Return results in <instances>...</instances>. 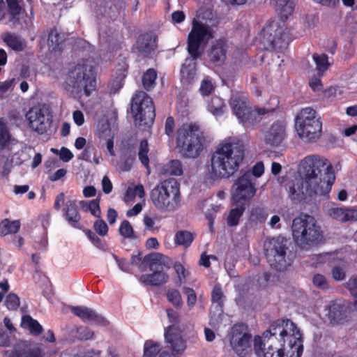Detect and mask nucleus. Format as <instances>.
<instances>
[{"label": "nucleus", "instance_id": "1", "mask_svg": "<svg viewBox=\"0 0 357 357\" xmlns=\"http://www.w3.org/2000/svg\"><path fill=\"white\" fill-rule=\"evenodd\" d=\"M175 120L169 116L166 119L165 133L170 139L176 135V148L184 158H198L206 146V136L199 123H185L180 126L175 133Z\"/></svg>", "mask_w": 357, "mask_h": 357}, {"label": "nucleus", "instance_id": "2", "mask_svg": "<svg viewBox=\"0 0 357 357\" xmlns=\"http://www.w3.org/2000/svg\"><path fill=\"white\" fill-rule=\"evenodd\" d=\"M275 8L280 19L270 20L261 31V43L266 50L282 52L289 43V31L285 25V21L294 10V3L291 0H275Z\"/></svg>", "mask_w": 357, "mask_h": 357}, {"label": "nucleus", "instance_id": "3", "mask_svg": "<svg viewBox=\"0 0 357 357\" xmlns=\"http://www.w3.org/2000/svg\"><path fill=\"white\" fill-rule=\"evenodd\" d=\"M243 158V142L238 139H226L218 145L212 155L213 173L218 178H228L237 172Z\"/></svg>", "mask_w": 357, "mask_h": 357}, {"label": "nucleus", "instance_id": "4", "mask_svg": "<svg viewBox=\"0 0 357 357\" xmlns=\"http://www.w3.org/2000/svg\"><path fill=\"white\" fill-rule=\"evenodd\" d=\"M263 341L277 342L283 347L287 344L289 357H301L303 351L302 334L290 319H278L263 333Z\"/></svg>", "mask_w": 357, "mask_h": 357}, {"label": "nucleus", "instance_id": "5", "mask_svg": "<svg viewBox=\"0 0 357 357\" xmlns=\"http://www.w3.org/2000/svg\"><path fill=\"white\" fill-rule=\"evenodd\" d=\"M291 231L295 243L303 250H310L322 241L321 227L310 215L296 217L293 220Z\"/></svg>", "mask_w": 357, "mask_h": 357}, {"label": "nucleus", "instance_id": "6", "mask_svg": "<svg viewBox=\"0 0 357 357\" xmlns=\"http://www.w3.org/2000/svg\"><path fill=\"white\" fill-rule=\"evenodd\" d=\"M150 199L162 211H174L181 205L180 185L177 180H162L151 190Z\"/></svg>", "mask_w": 357, "mask_h": 357}, {"label": "nucleus", "instance_id": "7", "mask_svg": "<svg viewBox=\"0 0 357 357\" xmlns=\"http://www.w3.org/2000/svg\"><path fill=\"white\" fill-rule=\"evenodd\" d=\"M295 128L303 142H315L322 133L321 117L317 116L314 109L309 107L303 108L296 116Z\"/></svg>", "mask_w": 357, "mask_h": 357}, {"label": "nucleus", "instance_id": "8", "mask_svg": "<svg viewBox=\"0 0 357 357\" xmlns=\"http://www.w3.org/2000/svg\"><path fill=\"white\" fill-rule=\"evenodd\" d=\"M230 106L233 114L245 128H250L258 123L269 111L265 107L252 108L248 98L242 93H236L230 99Z\"/></svg>", "mask_w": 357, "mask_h": 357}, {"label": "nucleus", "instance_id": "9", "mask_svg": "<svg viewBox=\"0 0 357 357\" xmlns=\"http://www.w3.org/2000/svg\"><path fill=\"white\" fill-rule=\"evenodd\" d=\"M130 112L135 125L145 130L152 126L155 117L152 98L144 91L137 92L130 100Z\"/></svg>", "mask_w": 357, "mask_h": 357}, {"label": "nucleus", "instance_id": "10", "mask_svg": "<svg viewBox=\"0 0 357 357\" xmlns=\"http://www.w3.org/2000/svg\"><path fill=\"white\" fill-rule=\"evenodd\" d=\"M341 169L340 163L333 166L328 159L318 155L305 157L300 164L301 178H335L336 172Z\"/></svg>", "mask_w": 357, "mask_h": 357}, {"label": "nucleus", "instance_id": "11", "mask_svg": "<svg viewBox=\"0 0 357 357\" xmlns=\"http://www.w3.org/2000/svg\"><path fill=\"white\" fill-rule=\"evenodd\" d=\"M312 180H291L289 182V196L295 203L305 202L307 197L318 195L329 197V192L335 180H319L314 188L311 189L310 181Z\"/></svg>", "mask_w": 357, "mask_h": 357}, {"label": "nucleus", "instance_id": "12", "mask_svg": "<svg viewBox=\"0 0 357 357\" xmlns=\"http://www.w3.org/2000/svg\"><path fill=\"white\" fill-rule=\"evenodd\" d=\"M264 255L270 266L278 271H284L291 261H287L289 250L287 238L278 236L266 241L264 245Z\"/></svg>", "mask_w": 357, "mask_h": 357}, {"label": "nucleus", "instance_id": "13", "mask_svg": "<svg viewBox=\"0 0 357 357\" xmlns=\"http://www.w3.org/2000/svg\"><path fill=\"white\" fill-rule=\"evenodd\" d=\"M229 340L232 351L238 357H246L252 353L254 340L247 324H235L229 333Z\"/></svg>", "mask_w": 357, "mask_h": 357}, {"label": "nucleus", "instance_id": "14", "mask_svg": "<svg viewBox=\"0 0 357 357\" xmlns=\"http://www.w3.org/2000/svg\"><path fill=\"white\" fill-rule=\"evenodd\" d=\"M212 38V31L207 25L194 20L187 40V50L190 57L194 59H199L202 53V47Z\"/></svg>", "mask_w": 357, "mask_h": 357}, {"label": "nucleus", "instance_id": "15", "mask_svg": "<svg viewBox=\"0 0 357 357\" xmlns=\"http://www.w3.org/2000/svg\"><path fill=\"white\" fill-rule=\"evenodd\" d=\"M163 255L159 253H151L146 255L145 261H149L147 266L150 274H142L139 281L144 285L157 287L165 284L169 280V275L165 271L166 266L162 260Z\"/></svg>", "mask_w": 357, "mask_h": 357}, {"label": "nucleus", "instance_id": "16", "mask_svg": "<svg viewBox=\"0 0 357 357\" xmlns=\"http://www.w3.org/2000/svg\"><path fill=\"white\" fill-rule=\"evenodd\" d=\"M70 77L73 79V87L77 93H83L86 96H89L96 89V81L92 67L78 63L71 71Z\"/></svg>", "mask_w": 357, "mask_h": 357}, {"label": "nucleus", "instance_id": "17", "mask_svg": "<svg viewBox=\"0 0 357 357\" xmlns=\"http://www.w3.org/2000/svg\"><path fill=\"white\" fill-rule=\"evenodd\" d=\"M29 128L40 135L47 132L52 122L49 106L45 104L32 107L26 114Z\"/></svg>", "mask_w": 357, "mask_h": 357}, {"label": "nucleus", "instance_id": "18", "mask_svg": "<svg viewBox=\"0 0 357 357\" xmlns=\"http://www.w3.org/2000/svg\"><path fill=\"white\" fill-rule=\"evenodd\" d=\"M164 339L165 347L171 351L172 356L177 357L184 353L186 349V342L178 326L170 325L165 328Z\"/></svg>", "mask_w": 357, "mask_h": 357}, {"label": "nucleus", "instance_id": "19", "mask_svg": "<svg viewBox=\"0 0 357 357\" xmlns=\"http://www.w3.org/2000/svg\"><path fill=\"white\" fill-rule=\"evenodd\" d=\"M255 192V183L252 180H235L231 192V203L246 206Z\"/></svg>", "mask_w": 357, "mask_h": 357}, {"label": "nucleus", "instance_id": "20", "mask_svg": "<svg viewBox=\"0 0 357 357\" xmlns=\"http://www.w3.org/2000/svg\"><path fill=\"white\" fill-rule=\"evenodd\" d=\"M227 50L228 45L225 38L215 40L207 50L208 61L215 66H220L227 59Z\"/></svg>", "mask_w": 357, "mask_h": 357}, {"label": "nucleus", "instance_id": "21", "mask_svg": "<svg viewBox=\"0 0 357 357\" xmlns=\"http://www.w3.org/2000/svg\"><path fill=\"white\" fill-rule=\"evenodd\" d=\"M264 142L272 146L281 144L286 137V124L282 121H275L264 134Z\"/></svg>", "mask_w": 357, "mask_h": 357}, {"label": "nucleus", "instance_id": "22", "mask_svg": "<svg viewBox=\"0 0 357 357\" xmlns=\"http://www.w3.org/2000/svg\"><path fill=\"white\" fill-rule=\"evenodd\" d=\"M156 47L157 37L152 32H146L139 35L134 48L144 56L148 57Z\"/></svg>", "mask_w": 357, "mask_h": 357}, {"label": "nucleus", "instance_id": "23", "mask_svg": "<svg viewBox=\"0 0 357 357\" xmlns=\"http://www.w3.org/2000/svg\"><path fill=\"white\" fill-rule=\"evenodd\" d=\"M136 151L133 144H128L122 149L121 155L116 163V169L119 172H130L135 162Z\"/></svg>", "mask_w": 357, "mask_h": 357}, {"label": "nucleus", "instance_id": "24", "mask_svg": "<svg viewBox=\"0 0 357 357\" xmlns=\"http://www.w3.org/2000/svg\"><path fill=\"white\" fill-rule=\"evenodd\" d=\"M71 312L84 322H94L99 325H105L107 323L104 317L86 307L73 306L71 307Z\"/></svg>", "mask_w": 357, "mask_h": 357}, {"label": "nucleus", "instance_id": "25", "mask_svg": "<svg viewBox=\"0 0 357 357\" xmlns=\"http://www.w3.org/2000/svg\"><path fill=\"white\" fill-rule=\"evenodd\" d=\"M327 317L332 324H340L346 319V307L340 302L331 301L328 305Z\"/></svg>", "mask_w": 357, "mask_h": 357}, {"label": "nucleus", "instance_id": "26", "mask_svg": "<svg viewBox=\"0 0 357 357\" xmlns=\"http://www.w3.org/2000/svg\"><path fill=\"white\" fill-rule=\"evenodd\" d=\"M63 211V215L70 225L77 229H82L79 224L81 216L75 201H68Z\"/></svg>", "mask_w": 357, "mask_h": 357}, {"label": "nucleus", "instance_id": "27", "mask_svg": "<svg viewBox=\"0 0 357 357\" xmlns=\"http://www.w3.org/2000/svg\"><path fill=\"white\" fill-rule=\"evenodd\" d=\"M15 142L6 120L0 118V150H10Z\"/></svg>", "mask_w": 357, "mask_h": 357}, {"label": "nucleus", "instance_id": "28", "mask_svg": "<svg viewBox=\"0 0 357 357\" xmlns=\"http://www.w3.org/2000/svg\"><path fill=\"white\" fill-rule=\"evenodd\" d=\"M3 40L8 47L17 52L23 51L26 46V40L15 33H6Z\"/></svg>", "mask_w": 357, "mask_h": 357}, {"label": "nucleus", "instance_id": "29", "mask_svg": "<svg viewBox=\"0 0 357 357\" xmlns=\"http://www.w3.org/2000/svg\"><path fill=\"white\" fill-rule=\"evenodd\" d=\"M20 326L22 328L28 330L34 336H38L43 331V326L40 323L29 314L22 317Z\"/></svg>", "mask_w": 357, "mask_h": 357}, {"label": "nucleus", "instance_id": "30", "mask_svg": "<svg viewBox=\"0 0 357 357\" xmlns=\"http://www.w3.org/2000/svg\"><path fill=\"white\" fill-rule=\"evenodd\" d=\"M196 237V234L188 230H178L175 233L174 242L176 246L189 248Z\"/></svg>", "mask_w": 357, "mask_h": 357}, {"label": "nucleus", "instance_id": "31", "mask_svg": "<svg viewBox=\"0 0 357 357\" xmlns=\"http://www.w3.org/2000/svg\"><path fill=\"white\" fill-rule=\"evenodd\" d=\"M183 165L179 160H171L160 169L161 174L164 176H179L183 174Z\"/></svg>", "mask_w": 357, "mask_h": 357}, {"label": "nucleus", "instance_id": "32", "mask_svg": "<svg viewBox=\"0 0 357 357\" xmlns=\"http://www.w3.org/2000/svg\"><path fill=\"white\" fill-rule=\"evenodd\" d=\"M226 105L222 98L213 96L207 103V110L215 116H222L225 111Z\"/></svg>", "mask_w": 357, "mask_h": 357}, {"label": "nucleus", "instance_id": "33", "mask_svg": "<svg viewBox=\"0 0 357 357\" xmlns=\"http://www.w3.org/2000/svg\"><path fill=\"white\" fill-rule=\"evenodd\" d=\"M8 357H42V351L38 347H17L10 351Z\"/></svg>", "mask_w": 357, "mask_h": 357}, {"label": "nucleus", "instance_id": "34", "mask_svg": "<svg viewBox=\"0 0 357 357\" xmlns=\"http://www.w3.org/2000/svg\"><path fill=\"white\" fill-rule=\"evenodd\" d=\"M149 152V146L147 139H142L139 142L137 155L142 165L146 168L147 174L151 173Z\"/></svg>", "mask_w": 357, "mask_h": 357}, {"label": "nucleus", "instance_id": "35", "mask_svg": "<svg viewBox=\"0 0 357 357\" xmlns=\"http://www.w3.org/2000/svg\"><path fill=\"white\" fill-rule=\"evenodd\" d=\"M235 208H231L227 218V224L229 227H236L238 225L240 218L243 215L246 206L244 204H232Z\"/></svg>", "mask_w": 357, "mask_h": 357}, {"label": "nucleus", "instance_id": "36", "mask_svg": "<svg viewBox=\"0 0 357 357\" xmlns=\"http://www.w3.org/2000/svg\"><path fill=\"white\" fill-rule=\"evenodd\" d=\"M8 11L12 20H18L24 11V0H6Z\"/></svg>", "mask_w": 357, "mask_h": 357}, {"label": "nucleus", "instance_id": "37", "mask_svg": "<svg viewBox=\"0 0 357 357\" xmlns=\"http://www.w3.org/2000/svg\"><path fill=\"white\" fill-rule=\"evenodd\" d=\"M21 223L19 220H9L4 219L0 222V234L6 236L10 234H16L20 229Z\"/></svg>", "mask_w": 357, "mask_h": 357}, {"label": "nucleus", "instance_id": "38", "mask_svg": "<svg viewBox=\"0 0 357 357\" xmlns=\"http://www.w3.org/2000/svg\"><path fill=\"white\" fill-rule=\"evenodd\" d=\"M162 350L160 342L153 340H147L144 344L142 357H157Z\"/></svg>", "mask_w": 357, "mask_h": 357}, {"label": "nucleus", "instance_id": "39", "mask_svg": "<svg viewBox=\"0 0 357 357\" xmlns=\"http://www.w3.org/2000/svg\"><path fill=\"white\" fill-rule=\"evenodd\" d=\"M157 77L158 73L154 68H149L144 73L142 82L145 90L149 91L155 86Z\"/></svg>", "mask_w": 357, "mask_h": 357}, {"label": "nucleus", "instance_id": "40", "mask_svg": "<svg viewBox=\"0 0 357 357\" xmlns=\"http://www.w3.org/2000/svg\"><path fill=\"white\" fill-rule=\"evenodd\" d=\"M345 206H338L335 203H332L327 206V215L332 219L345 223Z\"/></svg>", "mask_w": 357, "mask_h": 357}, {"label": "nucleus", "instance_id": "41", "mask_svg": "<svg viewBox=\"0 0 357 357\" xmlns=\"http://www.w3.org/2000/svg\"><path fill=\"white\" fill-rule=\"evenodd\" d=\"M197 59H194L192 57L190 59L187 58L185 60L184 63L181 66V73L183 78L190 80L192 79L196 73V63Z\"/></svg>", "mask_w": 357, "mask_h": 357}, {"label": "nucleus", "instance_id": "42", "mask_svg": "<svg viewBox=\"0 0 357 357\" xmlns=\"http://www.w3.org/2000/svg\"><path fill=\"white\" fill-rule=\"evenodd\" d=\"M144 188L142 184H137L135 186H129L124 194L123 201L126 203H129L132 202L136 196L142 198L144 197Z\"/></svg>", "mask_w": 357, "mask_h": 357}, {"label": "nucleus", "instance_id": "43", "mask_svg": "<svg viewBox=\"0 0 357 357\" xmlns=\"http://www.w3.org/2000/svg\"><path fill=\"white\" fill-rule=\"evenodd\" d=\"M312 58L316 64V70H317L318 75L323 76L324 72L326 71L330 66L328 56L326 54H319L314 53L312 55Z\"/></svg>", "mask_w": 357, "mask_h": 357}, {"label": "nucleus", "instance_id": "44", "mask_svg": "<svg viewBox=\"0 0 357 357\" xmlns=\"http://www.w3.org/2000/svg\"><path fill=\"white\" fill-rule=\"evenodd\" d=\"M63 36L60 34L57 30L52 29L49 32L47 43L48 45L52 48V50L56 52L59 50L60 45L63 42Z\"/></svg>", "mask_w": 357, "mask_h": 357}, {"label": "nucleus", "instance_id": "45", "mask_svg": "<svg viewBox=\"0 0 357 357\" xmlns=\"http://www.w3.org/2000/svg\"><path fill=\"white\" fill-rule=\"evenodd\" d=\"M167 301L176 308L180 309L183 306V300L180 291L176 289H169L166 292Z\"/></svg>", "mask_w": 357, "mask_h": 357}, {"label": "nucleus", "instance_id": "46", "mask_svg": "<svg viewBox=\"0 0 357 357\" xmlns=\"http://www.w3.org/2000/svg\"><path fill=\"white\" fill-rule=\"evenodd\" d=\"M264 172V165L261 161L257 162L252 167L251 170H246L238 178H251L252 176L255 178L260 177Z\"/></svg>", "mask_w": 357, "mask_h": 357}, {"label": "nucleus", "instance_id": "47", "mask_svg": "<svg viewBox=\"0 0 357 357\" xmlns=\"http://www.w3.org/2000/svg\"><path fill=\"white\" fill-rule=\"evenodd\" d=\"M267 218V213L263 208L255 207L250 211V220L252 222H264Z\"/></svg>", "mask_w": 357, "mask_h": 357}, {"label": "nucleus", "instance_id": "48", "mask_svg": "<svg viewBox=\"0 0 357 357\" xmlns=\"http://www.w3.org/2000/svg\"><path fill=\"white\" fill-rule=\"evenodd\" d=\"M124 78L125 76L120 74L110 82L108 86L109 93L110 94H116L119 92L124 84Z\"/></svg>", "mask_w": 357, "mask_h": 357}, {"label": "nucleus", "instance_id": "49", "mask_svg": "<svg viewBox=\"0 0 357 357\" xmlns=\"http://www.w3.org/2000/svg\"><path fill=\"white\" fill-rule=\"evenodd\" d=\"M146 255L142 258V253L137 252L136 255L132 254L130 258V265L137 266L141 271L146 270L149 264V261H145Z\"/></svg>", "mask_w": 357, "mask_h": 357}, {"label": "nucleus", "instance_id": "50", "mask_svg": "<svg viewBox=\"0 0 357 357\" xmlns=\"http://www.w3.org/2000/svg\"><path fill=\"white\" fill-rule=\"evenodd\" d=\"M224 297V294L222 290L221 284H215L211 292V301L213 303H217L220 307L223 305L222 298Z\"/></svg>", "mask_w": 357, "mask_h": 357}, {"label": "nucleus", "instance_id": "51", "mask_svg": "<svg viewBox=\"0 0 357 357\" xmlns=\"http://www.w3.org/2000/svg\"><path fill=\"white\" fill-rule=\"evenodd\" d=\"M85 234L91 242L98 249L105 250L107 248V245L103 242L97 235L93 233L91 229H86L84 230Z\"/></svg>", "mask_w": 357, "mask_h": 357}, {"label": "nucleus", "instance_id": "52", "mask_svg": "<svg viewBox=\"0 0 357 357\" xmlns=\"http://www.w3.org/2000/svg\"><path fill=\"white\" fill-rule=\"evenodd\" d=\"M0 176L6 177L8 176L13 168V159L3 157L0 159Z\"/></svg>", "mask_w": 357, "mask_h": 357}, {"label": "nucleus", "instance_id": "53", "mask_svg": "<svg viewBox=\"0 0 357 357\" xmlns=\"http://www.w3.org/2000/svg\"><path fill=\"white\" fill-rule=\"evenodd\" d=\"M20 298L14 293H10L6 298L5 305L9 310H15L20 306Z\"/></svg>", "mask_w": 357, "mask_h": 357}, {"label": "nucleus", "instance_id": "54", "mask_svg": "<svg viewBox=\"0 0 357 357\" xmlns=\"http://www.w3.org/2000/svg\"><path fill=\"white\" fill-rule=\"evenodd\" d=\"M215 89V86L212 83L211 79L208 77H206L202 81L199 91L202 96H208Z\"/></svg>", "mask_w": 357, "mask_h": 357}, {"label": "nucleus", "instance_id": "55", "mask_svg": "<svg viewBox=\"0 0 357 357\" xmlns=\"http://www.w3.org/2000/svg\"><path fill=\"white\" fill-rule=\"evenodd\" d=\"M120 234L127 238H132L134 237V230L128 220H123L119 227Z\"/></svg>", "mask_w": 357, "mask_h": 357}, {"label": "nucleus", "instance_id": "56", "mask_svg": "<svg viewBox=\"0 0 357 357\" xmlns=\"http://www.w3.org/2000/svg\"><path fill=\"white\" fill-rule=\"evenodd\" d=\"M312 282L315 287L321 289H327L330 287L326 278L322 274H315L312 278Z\"/></svg>", "mask_w": 357, "mask_h": 357}, {"label": "nucleus", "instance_id": "57", "mask_svg": "<svg viewBox=\"0 0 357 357\" xmlns=\"http://www.w3.org/2000/svg\"><path fill=\"white\" fill-rule=\"evenodd\" d=\"M93 229L100 236H105L108 232V227L102 219H98L94 222Z\"/></svg>", "mask_w": 357, "mask_h": 357}, {"label": "nucleus", "instance_id": "58", "mask_svg": "<svg viewBox=\"0 0 357 357\" xmlns=\"http://www.w3.org/2000/svg\"><path fill=\"white\" fill-rule=\"evenodd\" d=\"M183 293L187 296V304L189 307H192L197 302V295L195 290L190 287H183Z\"/></svg>", "mask_w": 357, "mask_h": 357}, {"label": "nucleus", "instance_id": "59", "mask_svg": "<svg viewBox=\"0 0 357 357\" xmlns=\"http://www.w3.org/2000/svg\"><path fill=\"white\" fill-rule=\"evenodd\" d=\"M88 210L90 211L91 214L96 218H100V201L98 199H94L89 202L88 205Z\"/></svg>", "mask_w": 357, "mask_h": 357}, {"label": "nucleus", "instance_id": "60", "mask_svg": "<svg viewBox=\"0 0 357 357\" xmlns=\"http://www.w3.org/2000/svg\"><path fill=\"white\" fill-rule=\"evenodd\" d=\"M345 222L357 221V206H345Z\"/></svg>", "mask_w": 357, "mask_h": 357}, {"label": "nucleus", "instance_id": "61", "mask_svg": "<svg viewBox=\"0 0 357 357\" xmlns=\"http://www.w3.org/2000/svg\"><path fill=\"white\" fill-rule=\"evenodd\" d=\"M333 278L336 281H342L346 277V272L344 268L340 266H335L331 269Z\"/></svg>", "mask_w": 357, "mask_h": 357}, {"label": "nucleus", "instance_id": "62", "mask_svg": "<svg viewBox=\"0 0 357 357\" xmlns=\"http://www.w3.org/2000/svg\"><path fill=\"white\" fill-rule=\"evenodd\" d=\"M114 258L116 260L119 268L124 271L128 273L130 270V263L125 258H119L116 255H114Z\"/></svg>", "mask_w": 357, "mask_h": 357}, {"label": "nucleus", "instance_id": "63", "mask_svg": "<svg viewBox=\"0 0 357 357\" xmlns=\"http://www.w3.org/2000/svg\"><path fill=\"white\" fill-rule=\"evenodd\" d=\"M345 287L354 297L357 294V278H351L345 283Z\"/></svg>", "mask_w": 357, "mask_h": 357}, {"label": "nucleus", "instance_id": "64", "mask_svg": "<svg viewBox=\"0 0 357 357\" xmlns=\"http://www.w3.org/2000/svg\"><path fill=\"white\" fill-rule=\"evenodd\" d=\"M166 312L169 322L172 324V325L177 326L176 324L180 321V317L178 312L171 308L167 309Z\"/></svg>", "mask_w": 357, "mask_h": 357}]
</instances>
